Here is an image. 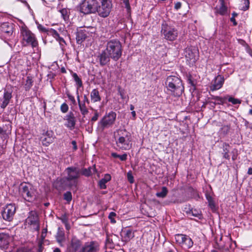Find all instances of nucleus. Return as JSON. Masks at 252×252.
<instances>
[{
  "label": "nucleus",
  "instance_id": "obj_1",
  "mask_svg": "<svg viewBox=\"0 0 252 252\" xmlns=\"http://www.w3.org/2000/svg\"><path fill=\"white\" fill-rule=\"evenodd\" d=\"M117 146L122 150H128L132 147L130 134L126 129H118L114 133Z\"/></svg>",
  "mask_w": 252,
  "mask_h": 252
},
{
  "label": "nucleus",
  "instance_id": "obj_2",
  "mask_svg": "<svg viewBox=\"0 0 252 252\" xmlns=\"http://www.w3.org/2000/svg\"><path fill=\"white\" fill-rule=\"evenodd\" d=\"M165 84L167 89L175 96H179L184 92V87L182 80L177 76H169L166 79Z\"/></svg>",
  "mask_w": 252,
  "mask_h": 252
},
{
  "label": "nucleus",
  "instance_id": "obj_3",
  "mask_svg": "<svg viewBox=\"0 0 252 252\" xmlns=\"http://www.w3.org/2000/svg\"><path fill=\"white\" fill-rule=\"evenodd\" d=\"M106 52L114 61H118L122 54V46L120 41L118 39L110 40L106 45Z\"/></svg>",
  "mask_w": 252,
  "mask_h": 252
},
{
  "label": "nucleus",
  "instance_id": "obj_4",
  "mask_svg": "<svg viewBox=\"0 0 252 252\" xmlns=\"http://www.w3.org/2000/svg\"><path fill=\"white\" fill-rule=\"evenodd\" d=\"M20 35L22 38L21 43L23 46H31L32 48L38 45L35 35L27 27L22 26L20 29Z\"/></svg>",
  "mask_w": 252,
  "mask_h": 252
},
{
  "label": "nucleus",
  "instance_id": "obj_5",
  "mask_svg": "<svg viewBox=\"0 0 252 252\" xmlns=\"http://www.w3.org/2000/svg\"><path fill=\"white\" fill-rule=\"evenodd\" d=\"M65 172L67 174L65 178L66 185L69 187H77L78 180L81 175L80 169L76 167H68L65 169Z\"/></svg>",
  "mask_w": 252,
  "mask_h": 252
},
{
  "label": "nucleus",
  "instance_id": "obj_6",
  "mask_svg": "<svg viewBox=\"0 0 252 252\" xmlns=\"http://www.w3.org/2000/svg\"><path fill=\"white\" fill-rule=\"evenodd\" d=\"M19 192L22 197L28 202L33 201L37 197L36 189L30 184H21L19 187Z\"/></svg>",
  "mask_w": 252,
  "mask_h": 252
},
{
  "label": "nucleus",
  "instance_id": "obj_7",
  "mask_svg": "<svg viewBox=\"0 0 252 252\" xmlns=\"http://www.w3.org/2000/svg\"><path fill=\"white\" fill-rule=\"evenodd\" d=\"M97 0H83L78 6L79 11L85 15L96 13Z\"/></svg>",
  "mask_w": 252,
  "mask_h": 252
},
{
  "label": "nucleus",
  "instance_id": "obj_8",
  "mask_svg": "<svg viewBox=\"0 0 252 252\" xmlns=\"http://www.w3.org/2000/svg\"><path fill=\"white\" fill-rule=\"evenodd\" d=\"M99 4L97 2V12L98 16L102 18L108 17L111 11L112 4L110 0H99Z\"/></svg>",
  "mask_w": 252,
  "mask_h": 252
},
{
  "label": "nucleus",
  "instance_id": "obj_9",
  "mask_svg": "<svg viewBox=\"0 0 252 252\" xmlns=\"http://www.w3.org/2000/svg\"><path fill=\"white\" fill-rule=\"evenodd\" d=\"M116 114L115 112L111 111L108 114L103 116L102 119L98 123V128L103 130L112 126L116 120Z\"/></svg>",
  "mask_w": 252,
  "mask_h": 252
},
{
  "label": "nucleus",
  "instance_id": "obj_10",
  "mask_svg": "<svg viewBox=\"0 0 252 252\" xmlns=\"http://www.w3.org/2000/svg\"><path fill=\"white\" fill-rule=\"evenodd\" d=\"M161 32L164 35L165 39L171 41L176 40L178 35L177 30L167 24L162 25Z\"/></svg>",
  "mask_w": 252,
  "mask_h": 252
},
{
  "label": "nucleus",
  "instance_id": "obj_11",
  "mask_svg": "<svg viewBox=\"0 0 252 252\" xmlns=\"http://www.w3.org/2000/svg\"><path fill=\"white\" fill-rule=\"evenodd\" d=\"M176 242L184 249H189L193 246V241L192 239L188 236L182 234H177L175 235Z\"/></svg>",
  "mask_w": 252,
  "mask_h": 252
},
{
  "label": "nucleus",
  "instance_id": "obj_12",
  "mask_svg": "<svg viewBox=\"0 0 252 252\" xmlns=\"http://www.w3.org/2000/svg\"><path fill=\"white\" fill-rule=\"evenodd\" d=\"M26 223L30 225L33 230L35 231L39 230V218L35 212L31 211L29 213V215L26 220Z\"/></svg>",
  "mask_w": 252,
  "mask_h": 252
},
{
  "label": "nucleus",
  "instance_id": "obj_13",
  "mask_svg": "<svg viewBox=\"0 0 252 252\" xmlns=\"http://www.w3.org/2000/svg\"><path fill=\"white\" fill-rule=\"evenodd\" d=\"M185 55L187 62L189 65H193L199 57L198 50L195 49L186 48L185 51Z\"/></svg>",
  "mask_w": 252,
  "mask_h": 252
},
{
  "label": "nucleus",
  "instance_id": "obj_14",
  "mask_svg": "<svg viewBox=\"0 0 252 252\" xmlns=\"http://www.w3.org/2000/svg\"><path fill=\"white\" fill-rule=\"evenodd\" d=\"M16 212V207L14 204L7 205L2 212V217L6 220L11 221Z\"/></svg>",
  "mask_w": 252,
  "mask_h": 252
},
{
  "label": "nucleus",
  "instance_id": "obj_15",
  "mask_svg": "<svg viewBox=\"0 0 252 252\" xmlns=\"http://www.w3.org/2000/svg\"><path fill=\"white\" fill-rule=\"evenodd\" d=\"M224 81V78L223 76L218 75L212 81L211 85L210 86V90L215 91L220 89L222 87Z\"/></svg>",
  "mask_w": 252,
  "mask_h": 252
},
{
  "label": "nucleus",
  "instance_id": "obj_16",
  "mask_svg": "<svg viewBox=\"0 0 252 252\" xmlns=\"http://www.w3.org/2000/svg\"><path fill=\"white\" fill-rule=\"evenodd\" d=\"M65 121L64 126L70 130H73L76 125V119L74 114L70 112L63 118Z\"/></svg>",
  "mask_w": 252,
  "mask_h": 252
},
{
  "label": "nucleus",
  "instance_id": "obj_17",
  "mask_svg": "<svg viewBox=\"0 0 252 252\" xmlns=\"http://www.w3.org/2000/svg\"><path fill=\"white\" fill-rule=\"evenodd\" d=\"M0 32L5 36L11 35L13 32V25L9 22H4L0 25Z\"/></svg>",
  "mask_w": 252,
  "mask_h": 252
},
{
  "label": "nucleus",
  "instance_id": "obj_18",
  "mask_svg": "<svg viewBox=\"0 0 252 252\" xmlns=\"http://www.w3.org/2000/svg\"><path fill=\"white\" fill-rule=\"evenodd\" d=\"M110 58L111 57L109 55L108 52H106L105 49L99 53L97 57V60L101 66L107 64L110 62Z\"/></svg>",
  "mask_w": 252,
  "mask_h": 252
},
{
  "label": "nucleus",
  "instance_id": "obj_19",
  "mask_svg": "<svg viewBox=\"0 0 252 252\" xmlns=\"http://www.w3.org/2000/svg\"><path fill=\"white\" fill-rule=\"evenodd\" d=\"M99 245L94 241L86 243L81 250V252H98Z\"/></svg>",
  "mask_w": 252,
  "mask_h": 252
},
{
  "label": "nucleus",
  "instance_id": "obj_20",
  "mask_svg": "<svg viewBox=\"0 0 252 252\" xmlns=\"http://www.w3.org/2000/svg\"><path fill=\"white\" fill-rule=\"evenodd\" d=\"M54 139V133L52 131H47L45 133H43L41 137L42 144L47 146L53 142Z\"/></svg>",
  "mask_w": 252,
  "mask_h": 252
},
{
  "label": "nucleus",
  "instance_id": "obj_21",
  "mask_svg": "<svg viewBox=\"0 0 252 252\" xmlns=\"http://www.w3.org/2000/svg\"><path fill=\"white\" fill-rule=\"evenodd\" d=\"M12 97V93L11 92L4 90L2 98L0 99L1 103L0 107L4 109L9 103L10 100Z\"/></svg>",
  "mask_w": 252,
  "mask_h": 252
},
{
  "label": "nucleus",
  "instance_id": "obj_22",
  "mask_svg": "<svg viewBox=\"0 0 252 252\" xmlns=\"http://www.w3.org/2000/svg\"><path fill=\"white\" fill-rule=\"evenodd\" d=\"M9 237L6 234H0V248H4L9 244Z\"/></svg>",
  "mask_w": 252,
  "mask_h": 252
},
{
  "label": "nucleus",
  "instance_id": "obj_23",
  "mask_svg": "<svg viewBox=\"0 0 252 252\" xmlns=\"http://www.w3.org/2000/svg\"><path fill=\"white\" fill-rule=\"evenodd\" d=\"M219 2L220 5L219 8H216L217 12L221 15H224L227 12V7L225 5L224 0H219Z\"/></svg>",
  "mask_w": 252,
  "mask_h": 252
},
{
  "label": "nucleus",
  "instance_id": "obj_24",
  "mask_svg": "<svg viewBox=\"0 0 252 252\" xmlns=\"http://www.w3.org/2000/svg\"><path fill=\"white\" fill-rule=\"evenodd\" d=\"M50 32L52 34L53 36L56 39V40L59 42L60 45L62 47H64L66 44L63 38L60 36L58 32L52 29H50Z\"/></svg>",
  "mask_w": 252,
  "mask_h": 252
},
{
  "label": "nucleus",
  "instance_id": "obj_25",
  "mask_svg": "<svg viewBox=\"0 0 252 252\" xmlns=\"http://www.w3.org/2000/svg\"><path fill=\"white\" fill-rule=\"evenodd\" d=\"M91 101L94 102H96L101 100V97L99 95V91L97 89H93L91 93Z\"/></svg>",
  "mask_w": 252,
  "mask_h": 252
},
{
  "label": "nucleus",
  "instance_id": "obj_26",
  "mask_svg": "<svg viewBox=\"0 0 252 252\" xmlns=\"http://www.w3.org/2000/svg\"><path fill=\"white\" fill-rule=\"evenodd\" d=\"M87 37L86 32L83 30L78 31L76 33V40L78 43H81Z\"/></svg>",
  "mask_w": 252,
  "mask_h": 252
},
{
  "label": "nucleus",
  "instance_id": "obj_27",
  "mask_svg": "<svg viewBox=\"0 0 252 252\" xmlns=\"http://www.w3.org/2000/svg\"><path fill=\"white\" fill-rule=\"evenodd\" d=\"M96 172L95 167L94 165L93 167H90L88 168H84L82 170L81 173L82 175L88 177L91 175L92 174H94Z\"/></svg>",
  "mask_w": 252,
  "mask_h": 252
},
{
  "label": "nucleus",
  "instance_id": "obj_28",
  "mask_svg": "<svg viewBox=\"0 0 252 252\" xmlns=\"http://www.w3.org/2000/svg\"><path fill=\"white\" fill-rule=\"evenodd\" d=\"M123 237L126 241H129L134 237V233L131 229H126L122 232Z\"/></svg>",
  "mask_w": 252,
  "mask_h": 252
},
{
  "label": "nucleus",
  "instance_id": "obj_29",
  "mask_svg": "<svg viewBox=\"0 0 252 252\" xmlns=\"http://www.w3.org/2000/svg\"><path fill=\"white\" fill-rule=\"evenodd\" d=\"M81 245V241L75 237L72 238L71 241V247L75 251H77Z\"/></svg>",
  "mask_w": 252,
  "mask_h": 252
},
{
  "label": "nucleus",
  "instance_id": "obj_30",
  "mask_svg": "<svg viewBox=\"0 0 252 252\" xmlns=\"http://www.w3.org/2000/svg\"><path fill=\"white\" fill-rule=\"evenodd\" d=\"M229 145L228 144L224 143L222 145L223 158L227 159H229L230 157L228 154L229 152Z\"/></svg>",
  "mask_w": 252,
  "mask_h": 252
},
{
  "label": "nucleus",
  "instance_id": "obj_31",
  "mask_svg": "<svg viewBox=\"0 0 252 252\" xmlns=\"http://www.w3.org/2000/svg\"><path fill=\"white\" fill-rule=\"evenodd\" d=\"M86 104H87L84 103V102H81V103H79L78 104L81 113L84 117H85L89 113V111L86 106Z\"/></svg>",
  "mask_w": 252,
  "mask_h": 252
},
{
  "label": "nucleus",
  "instance_id": "obj_32",
  "mask_svg": "<svg viewBox=\"0 0 252 252\" xmlns=\"http://www.w3.org/2000/svg\"><path fill=\"white\" fill-rule=\"evenodd\" d=\"M72 76L74 81L76 83L77 89L81 88L83 86V83L81 79L79 77V76L76 73H72Z\"/></svg>",
  "mask_w": 252,
  "mask_h": 252
},
{
  "label": "nucleus",
  "instance_id": "obj_33",
  "mask_svg": "<svg viewBox=\"0 0 252 252\" xmlns=\"http://www.w3.org/2000/svg\"><path fill=\"white\" fill-rule=\"evenodd\" d=\"M33 80L31 76H28L26 78L24 87L26 91H29L32 86Z\"/></svg>",
  "mask_w": 252,
  "mask_h": 252
},
{
  "label": "nucleus",
  "instance_id": "obj_34",
  "mask_svg": "<svg viewBox=\"0 0 252 252\" xmlns=\"http://www.w3.org/2000/svg\"><path fill=\"white\" fill-rule=\"evenodd\" d=\"M249 0H241L240 9L243 11H246L249 8Z\"/></svg>",
  "mask_w": 252,
  "mask_h": 252
},
{
  "label": "nucleus",
  "instance_id": "obj_35",
  "mask_svg": "<svg viewBox=\"0 0 252 252\" xmlns=\"http://www.w3.org/2000/svg\"><path fill=\"white\" fill-rule=\"evenodd\" d=\"M168 189L166 187H163L160 192H158L156 195L158 197L164 198L167 194Z\"/></svg>",
  "mask_w": 252,
  "mask_h": 252
},
{
  "label": "nucleus",
  "instance_id": "obj_36",
  "mask_svg": "<svg viewBox=\"0 0 252 252\" xmlns=\"http://www.w3.org/2000/svg\"><path fill=\"white\" fill-rule=\"evenodd\" d=\"M111 156L114 158H119L121 161H125L127 159V155L126 153L122 155H119L116 153H112Z\"/></svg>",
  "mask_w": 252,
  "mask_h": 252
},
{
  "label": "nucleus",
  "instance_id": "obj_37",
  "mask_svg": "<svg viewBox=\"0 0 252 252\" xmlns=\"http://www.w3.org/2000/svg\"><path fill=\"white\" fill-rule=\"evenodd\" d=\"M227 100L229 102L232 103L233 104H240L241 103V100L234 98V97L230 95H227Z\"/></svg>",
  "mask_w": 252,
  "mask_h": 252
},
{
  "label": "nucleus",
  "instance_id": "obj_38",
  "mask_svg": "<svg viewBox=\"0 0 252 252\" xmlns=\"http://www.w3.org/2000/svg\"><path fill=\"white\" fill-rule=\"evenodd\" d=\"M56 239L57 242L61 244L62 242L64 241V233L63 231H58L57 234Z\"/></svg>",
  "mask_w": 252,
  "mask_h": 252
},
{
  "label": "nucleus",
  "instance_id": "obj_39",
  "mask_svg": "<svg viewBox=\"0 0 252 252\" xmlns=\"http://www.w3.org/2000/svg\"><path fill=\"white\" fill-rule=\"evenodd\" d=\"M206 197L208 202L209 205L212 208L214 207H215V203H214V201L213 200L212 197L209 194H206Z\"/></svg>",
  "mask_w": 252,
  "mask_h": 252
},
{
  "label": "nucleus",
  "instance_id": "obj_40",
  "mask_svg": "<svg viewBox=\"0 0 252 252\" xmlns=\"http://www.w3.org/2000/svg\"><path fill=\"white\" fill-rule=\"evenodd\" d=\"M63 198L68 203L70 202L72 199V196L71 192L67 191L64 193L63 194Z\"/></svg>",
  "mask_w": 252,
  "mask_h": 252
},
{
  "label": "nucleus",
  "instance_id": "obj_41",
  "mask_svg": "<svg viewBox=\"0 0 252 252\" xmlns=\"http://www.w3.org/2000/svg\"><path fill=\"white\" fill-rule=\"evenodd\" d=\"M123 1V3L125 5V8L126 9L127 12L128 13H130L131 8L129 4V0H122Z\"/></svg>",
  "mask_w": 252,
  "mask_h": 252
},
{
  "label": "nucleus",
  "instance_id": "obj_42",
  "mask_svg": "<svg viewBox=\"0 0 252 252\" xmlns=\"http://www.w3.org/2000/svg\"><path fill=\"white\" fill-rule=\"evenodd\" d=\"M216 99L219 101L218 104L222 105L225 103V100L227 99V95L223 97L217 96Z\"/></svg>",
  "mask_w": 252,
  "mask_h": 252
},
{
  "label": "nucleus",
  "instance_id": "obj_43",
  "mask_svg": "<svg viewBox=\"0 0 252 252\" xmlns=\"http://www.w3.org/2000/svg\"><path fill=\"white\" fill-rule=\"evenodd\" d=\"M116 216V214L113 212H111L110 213L108 218L110 220V221L112 223H116V220H115V217Z\"/></svg>",
  "mask_w": 252,
  "mask_h": 252
},
{
  "label": "nucleus",
  "instance_id": "obj_44",
  "mask_svg": "<svg viewBox=\"0 0 252 252\" xmlns=\"http://www.w3.org/2000/svg\"><path fill=\"white\" fill-rule=\"evenodd\" d=\"M61 110L63 113L67 112L68 110V105L66 103H63L61 106Z\"/></svg>",
  "mask_w": 252,
  "mask_h": 252
},
{
  "label": "nucleus",
  "instance_id": "obj_45",
  "mask_svg": "<svg viewBox=\"0 0 252 252\" xmlns=\"http://www.w3.org/2000/svg\"><path fill=\"white\" fill-rule=\"evenodd\" d=\"M127 178L129 182L131 184L133 183L134 180L131 171H129L127 173Z\"/></svg>",
  "mask_w": 252,
  "mask_h": 252
},
{
  "label": "nucleus",
  "instance_id": "obj_46",
  "mask_svg": "<svg viewBox=\"0 0 252 252\" xmlns=\"http://www.w3.org/2000/svg\"><path fill=\"white\" fill-rule=\"evenodd\" d=\"M94 113V116L91 118V121L94 122L97 120L99 117V113L97 110H95Z\"/></svg>",
  "mask_w": 252,
  "mask_h": 252
},
{
  "label": "nucleus",
  "instance_id": "obj_47",
  "mask_svg": "<svg viewBox=\"0 0 252 252\" xmlns=\"http://www.w3.org/2000/svg\"><path fill=\"white\" fill-rule=\"evenodd\" d=\"M238 14L234 12L232 13V17L230 18V21L233 22L234 26H236L237 23L235 19V17L237 16Z\"/></svg>",
  "mask_w": 252,
  "mask_h": 252
},
{
  "label": "nucleus",
  "instance_id": "obj_48",
  "mask_svg": "<svg viewBox=\"0 0 252 252\" xmlns=\"http://www.w3.org/2000/svg\"><path fill=\"white\" fill-rule=\"evenodd\" d=\"M37 28L40 31L43 32H48V30L40 24H39L37 26Z\"/></svg>",
  "mask_w": 252,
  "mask_h": 252
},
{
  "label": "nucleus",
  "instance_id": "obj_49",
  "mask_svg": "<svg viewBox=\"0 0 252 252\" xmlns=\"http://www.w3.org/2000/svg\"><path fill=\"white\" fill-rule=\"evenodd\" d=\"M111 179V177L109 174H105L104 177L101 179L104 182L106 183L109 181Z\"/></svg>",
  "mask_w": 252,
  "mask_h": 252
},
{
  "label": "nucleus",
  "instance_id": "obj_50",
  "mask_svg": "<svg viewBox=\"0 0 252 252\" xmlns=\"http://www.w3.org/2000/svg\"><path fill=\"white\" fill-rule=\"evenodd\" d=\"M232 153H233V155L232 156V160L234 161L237 159V150L236 149H234Z\"/></svg>",
  "mask_w": 252,
  "mask_h": 252
},
{
  "label": "nucleus",
  "instance_id": "obj_51",
  "mask_svg": "<svg viewBox=\"0 0 252 252\" xmlns=\"http://www.w3.org/2000/svg\"><path fill=\"white\" fill-rule=\"evenodd\" d=\"M67 97L68 99L72 102L73 104H75L76 101L73 95L70 94H67Z\"/></svg>",
  "mask_w": 252,
  "mask_h": 252
},
{
  "label": "nucleus",
  "instance_id": "obj_52",
  "mask_svg": "<svg viewBox=\"0 0 252 252\" xmlns=\"http://www.w3.org/2000/svg\"><path fill=\"white\" fill-rule=\"evenodd\" d=\"M181 6H182V3L181 2H179V1L176 2L175 3L174 8L176 10H178L181 7Z\"/></svg>",
  "mask_w": 252,
  "mask_h": 252
},
{
  "label": "nucleus",
  "instance_id": "obj_53",
  "mask_svg": "<svg viewBox=\"0 0 252 252\" xmlns=\"http://www.w3.org/2000/svg\"><path fill=\"white\" fill-rule=\"evenodd\" d=\"M99 186L100 187L101 189H106V183L105 182H104L102 180H100L99 181Z\"/></svg>",
  "mask_w": 252,
  "mask_h": 252
},
{
  "label": "nucleus",
  "instance_id": "obj_54",
  "mask_svg": "<svg viewBox=\"0 0 252 252\" xmlns=\"http://www.w3.org/2000/svg\"><path fill=\"white\" fill-rule=\"evenodd\" d=\"M60 219L62 220V221L63 223H64L65 224L67 223V219L65 215L62 216Z\"/></svg>",
  "mask_w": 252,
  "mask_h": 252
},
{
  "label": "nucleus",
  "instance_id": "obj_55",
  "mask_svg": "<svg viewBox=\"0 0 252 252\" xmlns=\"http://www.w3.org/2000/svg\"><path fill=\"white\" fill-rule=\"evenodd\" d=\"M81 102H84V103L89 104L90 103L89 100L88 99L86 95H84L83 97V100Z\"/></svg>",
  "mask_w": 252,
  "mask_h": 252
},
{
  "label": "nucleus",
  "instance_id": "obj_56",
  "mask_svg": "<svg viewBox=\"0 0 252 252\" xmlns=\"http://www.w3.org/2000/svg\"><path fill=\"white\" fill-rule=\"evenodd\" d=\"M71 144L73 145V148L74 151H76L77 149V144L75 141H72Z\"/></svg>",
  "mask_w": 252,
  "mask_h": 252
},
{
  "label": "nucleus",
  "instance_id": "obj_57",
  "mask_svg": "<svg viewBox=\"0 0 252 252\" xmlns=\"http://www.w3.org/2000/svg\"><path fill=\"white\" fill-rule=\"evenodd\" d=\"M46 233H47V229H45L42 232L41 237L42 238H44L46 237Z\"/></svg>",
  "mask_w": 252,
  "mask_h": 252
},
{
  "label": "nucleus",
  "instance_id": "obj_58",
  "mask_svg": "<svg viewBox=\"0 0 252 252\" xmlns=\"http://www.w3.org/2000/svg\"><path fill=\"white\" fill-rule=\"evenodd\" d=\"M61 13L63 15V16H64L66 13V9H62L60 11Z\"/></svg>",
  "mask_w": 252,
  "mask_h": 252
},
{
  "label": "nucleus",
  "instance_id": "obj_59",
  "mask_svg": "<svg viewBox=\"0 0 252 252\" xmlns=\"http://www.w3.org/2000/svg\"><path fill=\"white\" fill-rule=\"evenodd\" d=\"M248 174L249 175H252V168L250 167L248 170Z\"/></svg>",
  "mask_w": 252,
  "mask_h": 252
},
{
  "label": "nucleus",
  "instance_id": "obj_60",
  "mask_svg": "<svg viewBox=\"0 0 252 252\" xmlns=\"http://www.w3.org/2000/svg\"><path fill=\"white\" fill-rule=\"evenodd\" d=\"M131 114L132 115V117L133 118V119H135V117H136V113L134 111H132L131 112Z\"/></svg>",
  "mask_w": 252,
  "mask_h": 252
},
{
  "label": "nucleus",
  "instance_id": "obj_61",
  "mask_svg": "<svg viewBox=\"0 0 252 252\" xmlns=\"http://www.w3.org/2000/svg\"><path fill=\"white\" fill-rule=\"evenodd\" d=\"M192 215L195 217H199V216H200V214L198 213H193L192 212Z\"/></svg>",
  "mask_w": 252,
  "mask_h": 252
},
{
  "label": "nucleus",
  "instance_id": "obj_62",
  "mask_svg": "<svg viewBox=\"0 0 252 252\" xmlns=\"http://www.w3.org/2000/svg\"><path fill=\"white\" fill-rule=\"evenodd\" d=\"M248 52L249 53L250 56L252 57V50L251 49H248Z\"/></svg>",
  "mask_w": 252,
  "mask_h": 252
},
{
  "label": "nucleus",
  "instance_id": "obj_63",
  "mask_svg": "<svg viewBox=\"0 0 252 252\" xmlns=\"http://www.w3.org/2000/svg\"><path fill=\"white\" fill-rule=\"evenodd\" d=\"M54 252H61V250L59 248H57L54 250Z\"/></svg>",
  "mask_w": 252,
  "mask_h": 252
},
{
  "label": "nucleus",
  "instance_id": "obj_64",
  "mask_svg": "<svg viewBox=\"0 0 252 252\" xmlns=\"http://www.w3.org/2000/svg\"><path fill=\"white\" fill-rule=\"evenodd\" d=\"M21 252H31V251L29 250H22Z\"/></svg>",
  "mask_w": 252,
  "mask_h": 252
}]
</instances>
